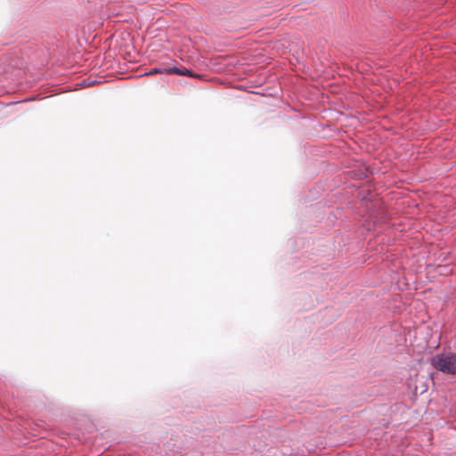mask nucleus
<instances>
[{
	"instance_id": "nucleus-1",
	"label": "nucleus",
	"mask_w": 456,
	"mask_h": 456,
	"mask_svg": "<svg viewBox=\"0 0 456 456\" xmlns=\"http://www.w3.org/2000/svg\"><path fill=\"white\" fill-rule=\"evenodd\" d=\"M432 364L443 372L456 374V354L436 355L432 359Z\"/></svg>"
},
{
	"instance_id": "nucleus-2",
	"label": "nucleus",
	"mask_w": 456,
	"mask_h": 456,
	"mask_svg": "<svg viewBox=\"0 0 456 456\" xmlns=\"http://www.w3.org/2000/svg\"><path fill=\"white\" fill-rule=\"evenodd\" d=\"M165 72L167 74H177V75L188 76L191 77H194L193 72L185 68H183V69L176 68V67L168 68V69H165Z\"/></svg>"
},
{
	"instance_id": "nucleus-3",
	"label": "nucleus",
	"mask_w": 456,
	"mask_h": 456,
	"mask_svg": "<svg viewBox=\"0 0 456 456\" xmlns=\"http://www.w3.org/2000/svg\"><path fill=\"white\" fill-rule=\"evenodd\" d=\"M165 69H153L152 70H151V71L149 72V74L152 75V74H156V73H163V72H164V73H166V72H165Z\"/></svg>"
}]
</instances>
